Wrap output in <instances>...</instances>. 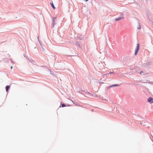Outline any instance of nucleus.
<instances>
[{"label":"nucleus","instance_id":"obj_6","mask_svg":"<svg viewBox=\"0 0 153 153\" xmlns=\"http://www.w3.org/2000/svg\"><path fill=\"white\" fill-rule=\"evenodd\" d=\"M137 28L138 29H140L141 28V26L139 23H138V27Z\"/></svg>","mask_w":153,"mask_h":153},{"label":"nucleus","instance_id":"obj_7","mask_svg":"<svg viewBox=\"0 0 153 153\" xmlns=\"http://www.w3.org/2000/svg\"><path fill=\"white\" fill-rule=\"evenodd\" d=\"M62 107H63L65 106V105L64 104H62Z\"/></svg>","mask_w":153,"mask_h":153},{"label":"nucleus","instance_id":"obj_9","mask_svg":"<svg viewBox=\"0 0 153 153\" xmlns=\"http://www.w3.org/2000/svg\"><path fill=\"white\" fill-rule=\"evenodd\" d=\"M115 85V86H118L119 85H118V84H115V85Z\"/></svg>","mask_w":153,"mask_h":153},{"label":"nucleus","instance_id":"obj_11","mask_svg":"<svg viewBox=\"0 0 153 153\" xmlns=\"http://www.w3.org/2000/svg\"><path fill=\"white\" fill-rule=\"evenodd\" d=\"M143 71H141V72H140V74H141V73H143Z\"/></svg>","mask_w":153,"mask_h":153},{"label":"nucleus","instance_id":"obj_13","mask_svg":"<svg viewBox=\"0 0 153 153\" xmlns=\"http://www.w3.org/2000/svg\"><path fill=\"white\" fill-rule=\"evenodd\" d=\"M12 68H13V67L12 66L11 67V69H12Z\"/></svg>","mask_w":153,"mask_h":153},{"label":"nucleus","instance_id":"obj_1","mask_svg":"<svg viewBox=\"0 0 153 153\" xmlns=\"http://www.w3.org/2000/svg\"><path fill=\"white\" fill-rule=\"evenodd\" d=\"M140 49V45L139 44H137V47L135 49V55H136L137 54L138 51H139Z\"/></svg>","mask_w":153,"mask_h":153},{"label":"nucleus","instance_id":"obj_2","mask_svg":"<svg viewBox=\"0 0 153 153\" xmlns=\"http://www.w3.org/2000/svg\"><path fill=\"white\" fill-rule=\"evenodd\" d=\"M148 102L151 104L153 103V99L151 97H149L147 99Z\"/></svg>","mask_w":153,"mask_h":153},{"label":"nucleus","instance_id":"obj_5","mask_svg":"<svg viewBox=\"0 0 153 153\" xmlns=\"http://www.w3.org/2000/svg\"><path fill=\"white\" fill-rule=\"evenodd\" d=\"M51 6H52V7L53 8V9H55V7H54V5H53V2H52V3H51Z\"/></svg>","mask_w":153,"mask_h":153},{"label":"nucleus","instance_id":"obj_4","mask_svg":"<svg viewBox=\"0 0 153 153\" xmlns=\"http://www.w3.org/2000/svg\"><path fill=\"white\" fill-rule=\"evenodd\" d=\"M10 87V86L9 85H7L6 87V91L7 92H8V90Z\"/></svg>","mask_w":153,"mask_h":153},{"label":"nucleus","instance_id":"obj_3","mask_svg":"<svg viewBox=\"0 0 153 153\" xmlns=\"http://www.w3.org/2000/svg\"><path fill=\"white\" fill-rule=\"evenodd\" d=\"M123 18V17H119L117 18H116L115 19L116 21H117Z\"/></svg>","mask_w":153,"mask_h":153},{"label":"nucleus","instance_id":"obj_12","mask_svg":"<svg viewBox=\"0 0 153 153\" xmlns=\"http://www.w3.org/2000/svg\"><path fill=\"white\" fill-rule=\"evenodd\" d=\"M85 1H88V0H84Z\"/></svg>","mask_w":153,"mask_h":153},{"label":"nucleus","instance_id":"obj_10","mask_svg":"<svg viewBox=\"0 0 153 153\" xmlns=\"http://www.w3.org/2000/svg\"><path fill=\"white\" fill-rule=\"evenodd\" d=\"M143 71H141V72H140V74H141V73H143Z\"/></svg>","mask_w":153,"mask_h":153},{"label":"nucleus","instance_id":"obj_8","mask_svg":"<svg viewBox=\"0 0 153 153\" xmlns=\"http://www.w3.org/2000/svg\"><path fill=\"white\" fill-rule=\"evenodd\" d=\"M114 86H115L114 85L110 86L109 87H114Z\"/></svg>","mask_w":153,"mask_h":153}]
</instances>
